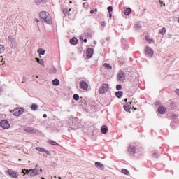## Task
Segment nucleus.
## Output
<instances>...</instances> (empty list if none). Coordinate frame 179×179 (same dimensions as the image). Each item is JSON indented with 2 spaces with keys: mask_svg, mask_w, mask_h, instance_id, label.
<instances>
[{
  "mask_svg": "<svg viewBox=\"0 0 179 179\" xmlns=\"http://www.w3.org/2000/svg\"><path fill=\"white\" fill-rule=\"evenodd\" d=\"M40 17L43 19L44 23H47V24H51L52 23V20H51V17L50 14L47 12L42 11L40 13Z\"/></svg>",
  "mask_w": 179,
  "mask_h": 179,
  "instance_id": "1",
  "label": "nucleus"
},
{
  "mask_svg": "<svg viewBox=\"0 0 179 179\" xmlns=\"http://www.w3.org/2000/svg\"><path fill=\"white\" fill-rule=\"evenodd\" d=\"M145 54L146 57H148V58H152L154 54L153 49L149 46H146L145 48Z\"/></svg>",
  "mask_w": 179,
  "mask_h": 179,
  "instance_id": "2",
  "label": "nucleus"
},
{
  "mask_svg": "<svg viewBox=\"0 0 179 179\" xmlns=\"http://www.w3.org/2000/svg\"><path fill=\"white\" fill-rule=\"evenodd\" d=\"M108 84H103L101 87H99V91L100 94H104V93H107L108 92Z\"/></svg>",
  "mask_w": 179,
  "mask_h": 179,
  "instance_id": "3",
  "label": "nucleus"
},
{
  "mask_svg": "<svg viewBox=\"0 0 179 179\" xmlns=\"http://www.w3.org/2000/svg\"><path fill=\"white\" fill-rule=\"evenodd\" d=\"M0 126L3 129H9L10 128V124H9V122H8L7 120H3L0 122Z\"/></svg>",
  "mask_w": 179,
  "mask_h": 179,
  "instance_id": "4",
  "label": "nucleus"
},
{
  "mask_svg": "<svg viewBox=\"0 0 179 179\" xmlns=\"http://www.w3.org/2000/svg\"><path fill=\"white\" fill-rule=\"evenodd\" d=\"M38 167V165H36L34 169H30V171H31L30 177H34L40 174V171L38 170V169H37Z\"/></svg>",
  "mask_w": 179,
  "mask_h": 179,
  "instance_id": "5",
  "label": "nucleus"
},
{
  "mask_svg": "<svg viewBox=\"0 0 179 179\" xmlns=\"http://www.w3.org/2000/svg\"><path fill=\"white\" fill-rule=\"evenodd\" d=\"M6 173L10 177H12V178H17L19 176V173H17L16 171H13L12 169H8Z\"/></svg>",
  "mask_w": 179,
  "mask_h": 179,
  "instance_id": "6",
  "label": "nucleus"
},
{
  "mask_svg": "<svg viewBox=\"0 0 179 179\" xmlns=\"http://www.w3.org/2000/svg\"><path fill=\"white\" fill-rule=\"evenodd\" d=\"M117 80L120 82H124L125 80V73L124 71H120L117 74Z\"/></svg>",
  "mask_w": 179,
  "mask_h": 179,
  "instance_id": "7",
  "label": "nucleus"
},
{
  "mask_svg": "<svg viewBox=\"0 0 179 179\" xmlns=\"http://www.w3.org/2000/svg\"><path fill=\"white\" fill-rule=\"evenodd\" d=\"M8 40L11 43V48H16V39L13 38V36L10 35L8 36Z\"/></svg>",
  "mask_w": 179,
  "mask_h": 179,
  "instance_id": "8",
  "label": "nucleus"
},
{
  "mask_svg": "<svg viewBox=\"0 0 179 179\" xmlns=\"http://www.w3.org/2000/svg\"><path fill=\"white\" fill-rule=\"evenodd\" d=\"M24 111V110L22 108H16L13 111V115L18 117V115L23 114Z\"/></svg>",
  "mask_w": 179,
  "mask_h": 179,
  "instance_id": "9",
  "label": "nucleus"
},
{
  "mask_svg": "<svg viewBox=\"0 0 179 179\" xmlns=\"http://www.w3.org/2000/svg\"><path fill=\"white\" fill-rule=\"evenodd\" d=\"M80 86L81 89H83L84 90H87L89 87V84H87V82L83 80L80 82Z\"/></svg>",
  "mask_w": 179,
  "mask_h": 179,
  "instance_id": "10",
  "label": "nucleus"
},
{
  "mask_svg": "<svg viewBox=\"0 0 179 179\" xmlns=\"http://www.w3.org/2000/svg\"><path fill=\"white\" fill-rule=\"evenodd\" d=\"M93 49L92 48H88L87 50V57L88 58H92V57H93Z\"/></svg>",
  "mask_w": 179,
  "mask_h": 179,
  "instance_id": "11",
  "label": "nucleus"
},
{
  "mask_svg": "<svg viewBox=\"0 0 179 179\" xmlns=\"http://www.w3.org/2000/svg\"><path fill=\"white\" fill-rule=\"evenodd\" d=\"M36 150H38V152H42L43 153H46V155H50V151H48L43 148L37 147L36 148Z\"/></svg>",
  "mask_w": 179,
  "mask_h": 179,
  "instance_id": "12",
  "label": "nucleus"
},
{
  "mask_svg": "<svg viewBox=\"0 0 179 179\" xmlns=\"http://www.w3.org/2000/svg\"><path fill=\"white\" fill-rule=\"evenodd\" d=\"M101 131L102 132V134H107V132H108V128L107 127V126L103 125L101 128Z\"/></svg>",
  "mask_w": 179,
  "mask_h": 179,
  "instance_id": "13",
  "label": "nucleus"
},
{
  "mask_svg": "<svg viewBox=\"0 0 179 179\" xmlns=\"http://www.w3.org/2000/svg\"><path fill=\"white\" fill-rule=\"evenodd\" d=\"M23 131H24V132H28V134H33L34 132V130L31 127H25Z\"/></svg>",
  "mask_w": 179,
  "mask_h": 179,
  "instance_id": "14",
  "label": "nucleus"
},
{
  "mask_svg": "<svg viewBox=\"0 0 179 179\" xmlns=\"http://www.w3.org/2000/svg\"><path fill=\"white\" fill-rule=\"evenodd\" d=\"M158 113L159 114H164L166 113V108L164 106H160L158 108Z\"/></svg>",
  "mask_w": 179,
  "mask_h": 179,
  "instance_id": "15",
  "label": "nucleus"
},
{
  "mask_svg": "<svg viewBox=\"0 0 179 179\" xmlns=\"http://www.w3.org/2000/svg\"><path fill=\"white\" fill-rule=\"evenodd\" d=\"M124 108L125 111H127V113L131 111V103H126L124 106Z\"/></svg>",
  "mask_w": 179,
  "mask_h": 179,
  "instance_id": "16",
  "label": "nucleus"
},
{
  "mask_svg": "<svg viewBox=\"0 0 179 179\" xmlns=\"http://www.w3.org/2000/svg\"><path fill=\"white\" fill-rule=\"evenodd\" d=\"M135 150H136V148H135V146L134 145H130L129 147V152L131 154H135Z\"/></svg>",
  "mask_w": 179,
  "mask_h": 179,
  "instance_id": "17",
  "label": "nucleus"
},
{
  "mask_svg": "<svg viewBox=\"0 0 179 179\" xmlns=\"http://www.w3.org/2000/svg\"><path fill=\"white\" fill-rule=\"evenodd\" d=\"M70 43L73 45H76V44H78V38H76L75 37L73 38L72 39L70 40Z\"/></svg>",
  "mask_w": 179,
  "mask_h": 179,
  "instance_id": "18",
  "label": "nucleus"
},
{
  "mask_svg": "<svg viewBox=\"0 0 179 179\" xmlns=\"http://www.w3.org/2000/svg\"><path fill=\"white\" fill-rule=\"evenodd\" d=\"M103 67L105 68V69H107L108 71H111V69H113V66H111L110 64L105 63L103 64Z\"/></svg>",
  "mask_w": 179,
  "mask_h": 179,
  "instance_id": "19",
  "label": "nucleus"
},
{
  "mask_svg": "<svg viewBox=\"0 0 179 179\" xmlns=\"http://www.w3.org/2000/svg\"><path fill=\"white\" fill-rule=\"evenodd\" d=\"M52 85L55 86H59V80L58 78H55L52 81Z\"/></svg>",
  "mask_w": 179,
  "mask_h": 179,
  "instance_id": "20",
  "label": "nucleus"
},
{
  "mask_svg": "<svg viewBox=\"0 0 179 179\" xmlns=\"http://www.w3.org/2000/svg\"><path fill=\"white\" fill-rule=\"evenodd\" d=\"M122 94H124V93L122 92V91H118L115 92V96L118 98V99H121V97H122Z\"/></svg>",
  "mask_w": 179,
  "mask_h": 179,
  "instance_id": "21",
  "label": "nucleus"
},
{
  "mask_svg": "<svg viewBox=\"0 0 179 179\" xmlns=\"http://www.w3.org/2000/svg\"><path fill=\"white\" fill-rule=\"evenodd\" d=\"M36 61L38 62V64H39L40 65H41L42 66H44V60L43 59H39L38 58H35Z\"/></svg>",
  "mask_w": 179,
  "mask_h": 179,
  "instance_id": "22",
  "label": "nucleus"
},
{
  "mask_svg": "<svg viewBox=\"0 0 179 179\" xmlns=\"http://www.w3.org/2000/svg\"><path fill=\"white\" fill-rule=\"evenodd\" d=\"M71 10H72V8H70L69 10H68V8H64V9H63V13L66 16H68V15H69V13L71 12Z\"/></svg>",
  "mask_w": 179,
  "mask_h": 179,
  "instance_id": "23",
  "label": "nucleus"
},
{
  "mask_svg": "<svg viewBox=\"0 0 179 179\" xmlns=\"http://www.w3.org/2000/svg\"><path fill=\"white\" fill-rule=\"evenodd\" d=\"M166 31H167V29H166V27H163L159 31V34H162V36H164V34H166Z\"/></svg>",
  "mask_w": 179,
  "mask_h": 179,
  "instance_id": "24",
  "label": "nucleus"
},
{
  "mask_svg": "<svg viewBox=\"0 0 179 179\" xmlns=\"http://www.w3.org/2000/svg\"><path fill=\"white\" fill-rule=\"evenodd\" d=\"M38 108V106H37V104H32L31 106V110H32V111H37Z\"/></svg>",
  "mask_w": 179,
  "mask_h": 179,
  "instance_id": "25",
  "label": "nucleus"
},
{
  "mask_svg": "<svg viewBox=\"0 0 179 179\" xmlns=\"http://www.w3.org/2000/svg\"><path fill=\"white\" fill-rule=\"evenodd\" d=\"M95 165L96 166L97 169H103V167H104V165L99 162H95Z\"/></svg>",
  "mask_w": 179,
  "mask_h": 179,
  "instance_id": "26",
  "label": "nucleus"
},
{
  "mask_svg": "<svg viewBox=\"0 0 179 179\" xmlns=\"http://www.w3.org/2000/svg\"><path fill=\"white\" fill-rule=\"evenodd\" d=\"M37 52L40 54V55H44V54H45V50L42 48H40L37 50Z\"/></svg>",
  "mask_w": 179,
  "mask_h": 179,
  "instance_id": "27",
  "label": "nucleus"
},
{
  "mask_svg": "<svg viewBox=\"0 0 179 179\" xmlns=\"http://www.w3.org/2000/svg\"><path fill=\"white\" fill-rule=\"evenodd\" d=\"M49 143H50V145H52L53 146H59V144L52 140H50L48 141Z\"/></svg>",
  "mask_w": 179,
  "mask_h": 179,
  "instance_id": "28",
  "label": "nucleus"
},
{
  "mask_svg": "<svg viewBox=\"0 0 179 179\" xmlns=\"http://www.w3.org/2000/svg\"><path fill=\"white\" fill-rule=\"evenodd\" d=\"M131 8H127L125 10H124V15L126 16H129V15H131Z\"/></svg>",
  "mask_w": 179,
  "mask_h": 179,
  "instance_id": "29",
  "label": "nucleus"
},
{
  "mask_svg": "<svg viewBox=\"0 0 179 179\" xmlns=\"http://www.w3.org/2000/svg\"><path fill=\"white\" fill-rule=\"evenodd\" d=\"M122 174H125V176H129V171L125 169H122Z\"/></svg>",
  "mask_w": 179,
  "mask_h": 179,
  "instance_id": "30",
  "label": "nucleus"
},
{
  "mask_svg": "<svg viewBox=\"0 0 179 179\" xmlns=\"http://www.w3.org/2000/svg\"><path fill=\"white\" fill-rule=\"evenodd\" d=\"M5 51V46L3 45H0V54L3 53Z\"/></svg>",
  "mask_w": 179,
  "mask_h": 179,
  "instance_id": "31",
  "label": "nucleus"
},
{
  "mask_svg": "<svg viewBox=\"0 0 179 179\" xmlns=\"http://www.w3.org/2000/svg\"><path fill=\"white\" fill-rule=\"evenodd\" d=\"M73 127H72L73 129H76L79 128V124L75 123V122H73Z\"/></svg>",
  "mask_w": 179,
  "mask_h": 179,
  "instance_id": "32",
  "label": "nucleus"
},
{
  "mask_svg": "<svg viewBox=\"0 0 179 179\" xmlns=\"http://www.w3.org/2000/svg\"><path fill=\"white\" fill-rule=\"evenodd\" d=\"M73 99L76 100V101H78V100H79V95L78 94H75L73 95Z\"/></svg>",
  "mask_w": 179,
  "mask_h": 179,
  "instance_id": "33",
  "label": "nucleus"
},
{
  "mask_svg": "<svg viewBox=\"0 0 179 179\" xmlns=\"http://www.w3.org/2000/svg\"><path fill=\"white\" fill-rule=\"evenodd\" d=\"M57 72V69L53 68L50 71V73H55Z\"/></svg>",
  "mask_w": 179,
  "mask_h": 179,
  "instance_id": "34",
  "label": "nucleus"
},
{
  "mask_svg": "<svg viewBox=\"0 0 179 179\" xmlns=\"http://www.w3.org/2000/svg\"><path fill=\"white\" fill-rule=\"evenodd\" d=\"M116 89H117V90H121V89H122V85H117L116 86Z\"/></svg>",
  "mask_w": 179,
  "mask_h": 179,
  "instance_id": "35",
  "label": "nucleus"
},
{
  "mask_svg": "<svg viewBox=\"0 0 179 179\" xmlns=\"http://www.w3.org/2000/svg\"><path fill=\"white\" fill-rule=\"evenodd\" d=\"M108 10L109 13L113 12V6L108 7Z\"/></svg>",
  "mask_w": 179,
  "mask_h": 179,
  "instance_id": "36",
  "label": "nucleus"
},
{
  "mask_svg": "<svg viewBox=\"0 0 179 179\" xmlns=\"http://www.w3.org/2000/svg\"><path fill=\"white\" fill-rule=\"evenodd\" d=\"M175 93H176V94H177L178 96H179V89L175 90Z\"/></svg>",
  "mask_w": 179,
  "mask_h": 179,
  "instance_id": "37",
  "label": "nucleus"
},
{
  "mask_svg": "<svg viewBox=\"0 0 179 179\" xmlns=\"http://www.w3.org/2000/svg\"><path fill=\"white\" fill-rule=\"evenodd\" d=\"M159 155V152H156L153 154V157H157V155Z\"/></svg>",
  "mask_w": 179,
  "mask_h": 179,
  "instance_id": "38",
  "label": "nucleus"
},
{
  "mask_svg": "<svg viewBox=\"0 0 179 179\" xmlns=\"http://www.w3.org/2000/svg\"><path fill=\"white\" fill-rule=\"evenodd\" d=\"M25 171H26V174H30V173H31V171H30V169L29 170L26 169Z\"/></svg>",
  "mask_w": 179,
  "mask_h": 179,
  "instance_id": "39",
  "label": "nucleus"
},
{
  "mask_svg": "<svg viewBox=\"0 0 179 179\" xmlns=\"http://www.w3.org/2000/svg\"><path fill=\"white\" fill-rule=\"evenodd\" d=\"M101 25L103 26V27H106V22H102L101 23Z\"/></svg>",
  "mask_w": 179,
  "mask_h": 179,
  "instance_id": "40",
  "label": "nucleus"
},
{
  "mask_svg": "<svg viewBox=\"0 0 179 179\" xmlns=\"http://www.w3.org/2000/svg\"><path fill=\"white\" fill-rule=\"evenodd\" d=\"M148 41L150 44H152V43H153V39H148Z\"/></svg>",
  "mask_w": 179,
  "mask_h": 179,
  "instance_id": "41",
  "label": "nucleus"
},
{
  "mask_svg": "<svg viewBox=\"0 0 179 179\" xmlns=\"http://www.w3.org/2000/svg\"><path fill=\"white\" fill-rule=\"evenodd\" d=\"M24 171H26V169H22V173H24L23 176H26V173Z\"/></svg>",
  "mask_w": 179,
  "mask_h": 179,
  "instance_id": "42",
  "label": "nucleus"
},
{
  "mask_svg": "<svg viewBox=\"0 0 179 179\" xmlns=\"http://www.w3.org/2000/svg\"><path fill=\"white\" fill-rule=\"evenodd\" d=\"M178 117V115H173V118H177Z\"/></svg>",
  "mask_w": 179,
  "mask_h": 179,
  "instance_id": "43",
  "label": "nucleus"
},
{
  "mask_svg": "<svg viewBox=\"0 0 179 179\" xmlns=\"http://www.w3.org/2000/svg\"><path fill=\"white\" fill-rule=\"evenodd\" d=\"M90 13H91V15H93V13H94V10H92L90 11Z\"/></svg>",
  "mask_w": 179,
  "mask_h": 179,
  "instance_id": "44",
  "label": "nucleus"
},
{
  "mask_svg": "<svg viewBox=\"0 0 179 179\" xmlns=\"http://www.w3.org/2000/svg\"><path fill=\"white\" fill-rule=\"evenodd\" d=\"M43 118H47V114H43Z\"/></svg>",
  "mask_w": 179,
  "mask_h": 179,
  "instance_id": "45",
  "label": "nucleus"
},
{
  "mask_svg": "<svg viewBox=\"0 0 179 179\" xmlns=\"http://www.w3.org/2000/svg\"><path fill=\"white\" fill-rule=\"evenodd\" d=\"M145 39L147 40V41H149V36H146Z\"/></svg>",
  "mask_w": 179,
  "mask_h": 179,
  "instance_id": "46",
  "label": "nucleus"
},
{
  "mask_svg": "<svg viewBox=\"0 0 179 179\" xmlns=\"http://www.w3.org/2000/svg\"><path fill=\"white\" fill-rule=\"evenodd\" d=\"M42 2L45 3L47 2V0H41Z\"/></svg>",
  "mask_w": 179,
  "mask_h": 179,
  "instance_id": "47",
  "label": "nucleus"
},
{
  "mask_svg": "<svg viewBox=\"0 0 179 179\" xmlns=\"http://www.w3.org/2000/svg\"><path fill=\"white\" fill-rule=\"evenodd\" d=\"M159 3H161V5H163V1L159 0Z\"/></svg>",
  "mask_w": 179,
  "mask_h": 179,
  "instance_id": "48",
  "label": "nucleus"
},
{
  "mask_svg": "<svg viewBox=\"0 0 179 179\" xmlns=\"http://www.w3.org/2000/svg\"><path fill=\"white\" fill-rule=\"evenodd\" d=\"M84 43H87V39H84Z\"/></svg>",
  "mask_w": 179,
  "mask_h": 179,
  "instance_id": "49",
  "label": "nucleus"
},
{
  "mask_svg": "<svg viewBox=\"0 0 179 179\" xmlns=\"http://www.w3.org/2000/svg\"><path fill=\"white\" fill-rule=\"evenodd\" d=\"M124 101H125V103H127L128 101V99H125Z\"/></svg>",
  "mask_w": 179,
  "mask_h": 179,
  "instance_id": "50",
  "label": "nucleus"
},
{
  "mask_svg": "<svg viewBox=\"0 0 179 179\" xmlns=\"http://www.w3.org/2000/svg\"><path fill=\"white\" fill-rule=\"evenodd\" d=\"M94 44H97V42L96 41H94Z\"/></svg>",
  "mask_w": 179,
  "mask_h": 179,
  "instance_id": "51",
  "label": "nucleus"
},
{
  "mask_svg": "<svg viewBox=\"0 0 179 179\" xmlns=\"http://www.w3.org/2000/svg\"><path fill=\"white\" fill-rule=\"evenodd\" d=\"M40 172L43 173V169H40Z\"/></svg>",
  "mask_w": 179,
  "mask_h": 179,
  "instance_id": "52",
  "label": "nucleus"
},
{
  "mask_svg": "<svg viewBox=\"0 0 179 179\" xmlns=\"http://www.w3.org/2000/svg\"><path fill=\"white\" fill-rule=\"evenodd\" d=\"M110 18L111 19V14L109 15Z\"/></svg>",
  "mask_w": 179,
  "mask_h": 179,
  "instance_id": "53",
  "label": "nucleus"
},
{
  "mask_svg": "<svg viewBox=\"0 0 179 179\" xmlns=\"http://www.w3.org/2000/svg\"><path fill=\"white\" fill-rule=\"evenodd\" d=\"M95 12H97V8L95 9Z\"/></svg>",
  "mask_w": 179,
  "mask_h": 179,
  "instance_id": "54",
  "label": "nucleus"
},
{
  "mask_svg": "<svg viewBox=\"0 0 179 179\" xmlns=\"http://www.w3.org/2000/svg\"><path fill=\"white\" fill-rule=\"evenodd\" d=\"M75 121H78V119H75Z\"/></svg>",
  "mask_w": 179,
  "mask_h": 179,
  "instance_id": "55",
  "label": "nucleus"
},
{
  "mask_svg": "<svg viewBox=\"0 0 179 179\" xmlns=\"http://www.w3.org/2000/svg\"><path fill=\"white\" fill-rule=\"evenodd\" d=\"M36 22H38V20H36Z\"/></svg>",
  "mask_w": 179,
  "mask_h": 179,
  "instance_id": "56",
  "label": "nucleus"
},
{
  "mask_svg": "<svg viewBox=\"0 0 179 179\" xmlns=\"http://www.w3.org/2000/svg\"><path fill=\"white\" fill-rule=\"evenodd\" d=\"M55 178H57V176H54Z\"/></svg>",
  "mask_w": 179,
  "mask_h": 179,
  "instance_id": "57",
  "label": "nucleus"
},
{
  "mask_svg": "<svg viewBox=\"0 0 179 179\" xmlns=\"http://www.w3.org/2000/svg\"><path fill=\"white\" fill-rule=\"evenodd\" d=\"M41 179H45V178H44L42 177Z\"/></svg>",
  "mask_w": 179,
  "mask_h": 179,
  "instance_id": "58",
  "label": "nucleus"
},
{
  "mask_svg": "<svg viewBox=\"0 0 179 179\" xmlns=\"http://www.w3.org/2000/svg\"><path fill=\"white\" fill-rule=\"evenodd\" d=\"M28 163H31V162H30V161H29V162H28Z\"/></svg>",
  "mask_w": 179,
  "mask_h": 179,
  "instance_id": "59",
  "label": "nucleus"
},
{
  "mask_svg": "<svg viewBox=\"0 0 179 179\" xmlns=\"http://www.w3.org/2000/svg\"><path fill=\"white\" fill-rule=\"evenodd\" d=\"M20 161H21V159H19V162H20Z\"/></svg>",
  "mask_w": 179,
  "mask_h": 179,
  "instance_id": "60",
  "label": "nucleus"
},
{
  "mask_svg": "<svg viewBox=\"0 0 179 179\" xmlns=\"http://www.w3.org/2000/svg\"><path fill=\"white\" fill-rule=\"evenodd\" d=\"M83 1H86V0H83Z\"/></svg>",
  "mask_w": 179,
  "mask_h": 179,
  "instance_id": "61",
  "label": "nucleus"
}]
</instances>
